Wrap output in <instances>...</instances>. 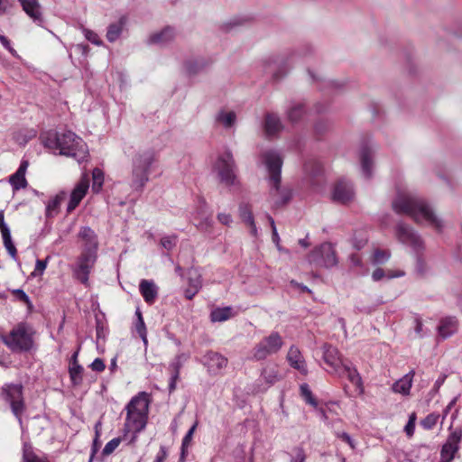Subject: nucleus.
I'll list each match as a JSON object with an SVG mask.
<instances>
[{"label":"nucleus","instance_id":"1","mask_svg":"<svg viewBox=\"0 0 462 462\" xmlns=\"http://www.w3.org/2000/svg\"><path fill=\"white\" fill-rule=\"evenodd\" d=\"M393 210L396 214L409 216L418 224H427L440 232L442 221L435 215L430 205L422 198L411 192L398 191L392 201Z\"/></svg>","mask_w":462,"mask_h":462},{"label":"nucleus","instance_id":"2","mask_svg":"<svg viewBox=\"0 0 462 462\" xmlns=\"http://www.w3.org/2000/svg\"><path fill=\"white\" fill-rule=\"evenodd\" d=\"M262 159L269 173L270 199L273 208H279L286 205L291 199V189L281 186V171L282 159L276 151H265Z\"/></svg>","mask_w":462,"mask_h":462},{"label":"nucleus","instance_id":"3","mask_svg":"<svg viewBox=\"0 0 462 462\" xmlns=\"http://www.w3.org/2000/svg\"><path fill=\"white\" fill-rule=\"evenodd\" d=\"M45 145L59 149L60 154L70 156L78 162L85 161L88 154L86 143L70 131L50 135Z\"/></svg>","mask_w":462,"mask_h":462},{"label":"nucleus","instance_id":"4","mask_svg":"<svg viewBox=\"0 0 462 462\" xmlns=\"http://www.w3.org/2000/svg\"><path fill=\"white\" fill-rule=\"evenodd\" d=\"M126 419L125 423L124 431H133L139 433L144 430L148 412H149V400L145 393H140L131 399L125 407Z\"/></svg>","mask_w":462,"mask_h":462},{"label":"nucleus","instance_id":"5","mask_svg":"<svg viewBox=\"0 0 462 462\" xmlns=\"http://www.w3.org/2000/svg\"><path fill=\"white\" fill-rule=\"evenodd\" d=\"M155 161V152L151 149L140 150L132 159V173L130 186L141 191L149 180L150 169Z\"/></svg>","mask_w":462,"mask_h":462},{"label":"nucleus","instance_id":"6","mask_svg":"<svg viewBox=\"0 0 462 462\" xmlns=\"http://www.w3.org/2000/svg\"><path fill=\"white\" fill-rule=\"evenodd\" d=\"M309 262L317 266L330 268L337 264L336 251L332 244L323 243L309 254Z\"/></svg>","mask_w":462,"mask_h":462},{"label":"nucleus","instance_id":"7","mask_svg":"<svg viewBox=\"0 0 462 462\" xmlns=\"http://www.w3.org/2000/svg\"><path fill=\"white\" fill-rule=\"evenodd\" d=\"M283 340L278 332H272L263 337L253 349V358L259 361L276 354L282 348Z\"/></svg>","mask_w":462,"mask_h":462},{"label":"nucleus","instance_id":"8","mask_svg":"<svg viewBox=\"0 0 462 462\" xmlns=\"http://www.w3.org/2000/svg\"><path fill=\"white\" fill-rule=\"evenodd\" d=\"M395 236L399 242L411 246L416 254L424 250V242L409 225L399 222L395 227Z\"/></svg>","mask_w":462,"mask_h":462},{"label":"nucleus","instance_id":"9","mask_svg":"<svg viewBox=\"0 0 462 462\" xmlns=\"http://www.w3.org/2000/svg\"><path fill=\"white\" fill-rule=\"evenodd\" d=\"M97 259V254L81 252L74 266L72 267L73 276L81 283L87 285L89 273H91Z\"/></svg>","mask_w":462,"mask_h":462},{"label":"nucleus","instance_id":"10","mask_svg":"<svg viewBox=\"0 0 462 462\" xmlns=\"http://www.w3.org/2000/svg\"><path fill=\"white\" fill-rule=\"evenodd\" d=\"M2 339L12 351H27L32 346L31 337L23 325L14 328L9 335L3 337Z\"/></svg>","mask_w":462,"mask_h":462},{"label":"nucleus","instance_id":"11","mask_svg":"<svg viewBox=\"0 0 462 462\" xmlns=\"http://www.w3.org/2000/svg\"><path fill=\"white\" fill-rule=\"evenodd\" d=\"M216 169L222 183L226 186L235 184V162L230 152L227 151L219 156L216 163Z\"/></svg>","mask_w":462,"mask_h":462},{"label":"nucleus","instance_id":"12","mask_svg":"<svg viewBox=\"0 0 462 462\" xmlns=\"http://www.w3.org/2000/svg\"><path fill=\"white\" fill-rule=\"evenodd\" d=\"M5 398L11 404L14 416L22 423L21 415L23 411V387L21 384H9L4 388Z\"/></svg>","mask_w":462,"mask_h":462},{"label":"nucleus","instance_id":"13","mask_svg":"<svg viewBox=\"0 0 462 462\" xmlns=\"http://www.w3.org/2000/svg\"><path fill=\"white\" fill-rule=\"evenodd\" d=\"M288 59V54L267 57L263 61L266 73L272 74L275 79L282 77L286 72Z\"/></svg>","mask_w":462,"mask_h":462},{"label":"nucleus","instance_id":"14","mask_svg":"<svg viewBox=\"0 0 462 462\" xmlns=\"http://www.w3.org/2000/svg\"><path fill=\"white\" fill-rule=\"evenodd\" d=\"M202 363L210 374H218L226 367L228 361L217 352L208 351L202 358Z\"/></svg>","mask_w":462,"mask_h":462},{"label":"nucleus","instance_id":"15","mask_svg":"<svg viewBox=\"0 0 462 462\" xmlns=\"http://www.w3.org/2000/svg\"><path fill=\"white\" fill-rule=\"evenodd\" d=\"M78 237L82 244V251L97 254L98 240L96 232L89 226H81Z\"/></svg>","mask_w":462,"mask_h":462},{"label":"nucleus","instance_id":"16","mask_svg":"<svg viewBox=\"0 0 462 462\" xmlns=\"http://www.w3.org/2000/svg\"><path fill=\"white\" fill-rule=\"evenodd\" d=\"M462 439V430L461 429H456L453 431H451L446 440V442L443 444L441 451H440V457H445L447 459L453 460L455 457L456 453L459 449V443Z\"/></svg>","mask_w":462,"mask_h":462},{"label":"nucleus","instance_id":"17","mask_svg":"<svg viewBox=\"0 0 462 462\" xmlns=\"http://www.w3.org/2000/svg\"><path fill=\"white\" fill-rule=\"evenodd\" d=\"M375 147L372 143L364 144L359 151V158L361 162L362 174L365 178L370 179L373 175L374 161L373 157Z\"/></svg>","mask_w":462,"mask_h":462},{"label":"nucleus","instance_id":"18","mask_svg":"<svg viewBox=\"0 0 462 462\" xmlns=\"http://www.w3.org/2000/svg\"><path fill=\"white\" fill-rule=\"evenodd\" d=\"M355 192L353 186L350 182L346 180H339L336 183L332 199L340 204H346L354 199Z\"/></svg>","mask_w":462,"mask_h":462},{"label":"nucleus","instance_id":"19","mask_svg":"<svg viewBox=\"0 0 462 462\" xmlns=\"http://www.w3.org/2000/svg\"><path fill=\"white\" fill-rule=\"evenodd\" d=\"M88 187V179L87 177H83L70 194V199L67 207L68 213L72 212L79 206L82 199L85 197Z\"/></svg>","mask_w":462,"mask_h":462},{"label":"nucleus","instance_id":"20","mask_svg":"<svg viewBox=\"0 0 462 462\" xmlns=\"http://www.w3.org/2000/svg\"><path fill=\"white\" fill-rule=\"evenodd\" d=\"M263 128L268 138L277 136L284 128L281 118L274 113H267L264 116Z\"/></svg>","mask_w":462,"mask_h":462},{"label":"nucleus","instance_id":"21","mask_svg":"<svg viewBox=\"0 0 462 462\" xmlns=\"http://www.w3.org/2000/svg\"><path fill=\"white\" fill-rule=\"evenodd\" d=\"M323 352V360L324 362L330 366L332 372L335 373L337 370H339V367L344 364L340 358V355L338 350L328 344H324L322 346Z\"/></svg>","mask_w":462,"mask_h":462},{"label":"nucleus","instance_id":"22","mask_svg":"<svg viewBox=\"0 0 462 462\" xmlns=\"http://www.w3.org/2000/svg\"><path fill=\"white\" fill-rule=\"evenodd\" d=\"M287 361L292 368L298 370L301 374H308L306 361L297 346H291L290 347L287 353Z\"/></svg>","mask_w":462,"mask_h":462},{"label":"nucleus","instance_id":"23","mask_svg":"<svg viewBox=\"0 0 462 462\" xmlns=\"http://www.w3.org/2000/svg\"><path fill=\"white\" fill-rule=\"evenodd\" d=\"M335 374L338 376H346L353 384L356 386L359 393H363L364 388L362 378L356 367L344 363L339 367V370H337Z\"/></svg>","mask_w":462,"mask_h":462},{"label":"nucleus","instance_id":"24","mask_svg":"<svg viewBox=\"0 0 462 462\" xmlns=\"http://www.w3.org/2000/svg\"><path fill=\"white\" fill-rule=\"evenodd\" d=\"M23 11L34 23L41 25L43 23L42 6L38 0H20Z\"/></svg>","mask_w":462,"mask_h":462},{"label":"nucleus","instance_id":"25","mask_svg":"<svg viewBox=\"0 0 462 462\" xmlns=\"http://www.w3.org/2000/svg\"><path fill=\"white\" fill-rule=\"evenodd\" d=\"M28 162L23 161L13 175L10 176L9 182L12 185L14 190H19L20 189L26 188L28 182L25 179V173L28 168Z\"/></svg>","mask_w":462,"mask_h":462},{"label":"nucleus","instance_id":"26","mask_svg":"<svg viewBox=\"0 0 462 462\" xmlns=\"http://www.w3.org/2000/svg\"><path fill=\"white\" fill-rule=\"evenodd\" d=\"M139 290L146 303L152 304L158 296V288L152 281L142 280Z\"/></svg>","mask_w":462,"mask_h":462},{"label":"nucleus","instance_id":"27","mask_svg":"<svg viewBox=\"0 0 462 462\" xmlns=\"http://www.w3.org/2000/svg\"><path fill=\"white\" fill-rule=\"evenodd\" d=\"M457 330V319L455 317L441 319L438 327L439 335L442 338H448Z\"/></svg>","mask_w":462,"mask_h":462},{"label":"nucleus","instance_id":"28","mask_svg":"<svg viewBox=\"0 0 462 462\" xmlns=\"http://www.w3.org/2000/svg\"><path fill=\"white\" fill-rule=\"evenodd\" d=\"M414 371L406 374L402 378L399 379L393 384V391L403 395H409L412 385Z\"/></svg>","mask_w":462,"mask_h":462},{"label":"nucleus","instance_id":"29","mask_svg":"<svg viewBox=\"0 0 462 462\" xmlns=\"http://www.w3.org/2000/svg\"><path fill=\"white\" fill-rule=\"evenodd\" d=\"M239 217L246 225L251 228V233L254 236L257 235V228L254 223V216L252 213L251 206L248 203H240L239 205Z\"/></svg>","mask_w":462,"mask_h":462},{"label":"nucleus","instance_id":"30","mask_svg":"<svg viewBox=\"0 0 462 462\" xmlns=\"http://www.w3.org/2000/svg\"><path fill=\"white\" fill-rule=\"evenodd\" d=\"M175 36L174 30L167 27L158 33L152 34L149 42L152 43L166 44L170 42Z\"/></svg>","mask_w":462,"mask_h":462},{"label":"nucleus","instance_id":"31","mask_svg":"<svg viewBox=\"0 0 462 462\" xmlns=\"http://www.w3.org/2000/svg\"><path fill=\"white\" fill-rule=\"evenodd\" d=\"M234 316L231 307L217 308L210 313L212 322H224Z\"/></svg>","mask_w":462,"mask_h":462},{"label":"nucleus","instance_id":"32","mask_svg":"<svg viewBox=\"0 0 462 462\" xmlns=\"http://www.w3.org/2000/svg\"><path fill=\"white\" fill-rule=\"evenodd\" d=\"M65 197L66 193L64 191H61L48 202L46 206L47 217H52L58 213L59 208L61 202L64 200Z\"/></svg>","mask_w":462,"mask_h":462},{"label":"nucleus","instance_id":"33","mask_svg":"<svg viewBox=\"0 0 462 462\" xmlns=\"http://www.w3.org/2000/svg\"><path fill=\"white\" fill-rule=\"evenodd\" d=\"M216 120L217 123L222 125L225 128L232 127L236 121V115L233 111H220L217 113L216 116Z\"/></svg>","mask_w":462,"mask_h":462},{"label":"nucleus","instance_id":"34","mask_svg":"<svg viewBox=\"0 0 462 462\" xmlns=\"http://www.w3.org/2000/svg\"><path fill=\"white\" fill-rule=\"evenodd\" d=\"M125 24V18L122 17L117 23L108 26L106 39L110 42H116L121 35Z\"/></svg>","mask_w":462,"mask_h":462},{"label":"nucleus","instance_id":"35","mask_svg":"<svg viewBox=\"0 0 462 462\" xmlns=\"http://www.w3.org/2000/svg\"><path fill=\"white\" fill-rule=\"evenodd\" d=\"M305 114L304 106L301 103H294L287 110V118L291 123H297Z\"/></svg>","mask_w":462,"mask_h":462},{"label":"nucleus","instance_id":"36","mask_svg":"<svg viewBox=\"0 0 462 462\" xmlns=\"http://www.w3.org/2000/svg\"><path fill=\"white\" fill-rule=\"evenodd\" d=\"M304 171L311 178H315L322 173L323 167L319 161L310 159L304 164Z\"/></svg>","mask_w":462,"mask_h":462},{"label":"nucleus","instance_id":"37","mask_svg":"<svg viewBox=\"0 0 462 462\" xmlns=\"http://www.w3.org/2000/svg\"><path fill=\"white\" fill-rule=\"evenodd\" d=\"M69 373L74 385H79L82 383L83 367L80 365H69Z\"/></svg>","mask_w":462,"mask_h":462},{"label":"nucleus","instance_id":"38","mask_svg":"<svg viewBox=\"0 0 462 462\" xmlns=\"http://www.w3.org/2000/svg\"><path fill=\"white\" fill-rule=\"evenodd\" d=\"M207 62L203 59L189 60L186 63V69L189 74H197L205 69Z\"/></svg>","mask_w":462,"mask_h":462},{"label":"nucleus","instance_id":"39","mask_svg":"<svg viewBox=\"0 0 462 462\" xmlns=\"http://www.w3.org/2000/svg\"><path fill=\"white\" fill-rule=\"evenodd\" d=\"M189 276V287L192 289H200L202 286V280L199 271L195 268H191L188 272Z\"/></svg>","mask_w":462,"mask_h":462},{"label":"nucleus","instance_id":"40","mask_svg":"<svg viewBox=\"0 0 462 462\" xmlns=\"http://www.w3.org/2000/svg\"><path fill=\"white\" fill-rule=\"evenodd\" d=\"M3 243L8 254L13 259L16 258L17 251L12 241L11 231L2 234Z\"/></svg>","mask_w":462,"mask_h":462},{"label":"nucleus","instance_id":"41","mask_svg":"<svg viewBox=\"0 0 462 462\" xmlns=\"http://www.w3.org/2000/svg\"><path fill=\"white\" fill-rule=\"evenodd\" d=\"M92 178H93L92 189L95 192H98L101 189L103 182H104V173L100 169L95 168L92 171Z\"/></svg>","mask_w":462,"mask_h":462},{"label":"nucleus","instance_id":"42","mask_svg":"<svg viewBox=\"0 0 462 462\" xmlns=\"http://www.w3.org/2000/svg\"><path fill=\"white\" fill-rule=\"evenodd\" d=\"M300 395L305 400V402L307 403H309L310 405L316 408L318 406V402L313 397L309 385L307 383H303L300 385Z\"/></svg>","mask_w":462,"mask_h":462},{"label":"nucleus","instance_id":"43","mask_svg":"<svg viewBox=\"0 0 462 462\" xmlns=\"http://www.w3.org/2000/svg\"><path fill=\"white\" fill-rule=\"evenodd\" d=\"M178 236L176 235L165 236L161 238L160 245L167 251H171L177 245Z\"/></svg>","mask_w":462,"mask_h":462},{"label":"nucleus","instance_id":"44","mask_svg":"<svg viewBox=\"0 0 462 462\" xmlns=\"http://www.w3.org/2000/svg\"><path fill=\"white\" fill-rule=\"evenodd\" d=\"M391 254L388 250L375 249L373 254V263L382 264L388 261Z\"/></svg>","mask_w":462,"mask_h":462},{"label":"nucleus","instance_id":"45","mask_svg":"<svg viewBox=\"0 0 462 462\" xmlns=\"http://www.w3.org/2000/svg\"><path fill=\"white\" fill-rule=\"evenodd\" d=\"M263 376L265 382L273 384L281 379V375L274 368H266L263 372Z\"/></svg>","mask_w":462,"mask_h":462},{"label":"nucleus","instance_id":"46","mask_svg":"<svg viewBox=\"0 0 462 462\" xmlns=\"http://www.w3.org/2000/svg\"><path fill=\"white\" fill-rule=\"evenodd\" d=\"M121 441H122V439L120 437L114 438L113 439L108 441L103 448V451H102L103 455L108 456V455L112 454L117 448V447L120 445Z\"/></svg>","mask_w":462,"mask_h":462},{"label":"nucleus","instance_id":"47","mask_svg":"<svg viewBox=\"0 0 462 462\" xmlns=\"http://www.w3.org/2000/svg\"><path fill=\"white\" fill-rule=\"evenodd\" d=\"M439 417L438 414L430 413L421 420L420 424L425 430H431L437 424Z\"/></svg>","mask_w":462,"mask_h":462},{"label":"nucleus","instance_id":"48","mask_svg":"<svg viewBox=\"0 0 462 462\" xmlns=\"http://www.w3.org/2000/svg\"><path fill=\"white\" fill-rule=\"evenodd\" d=\"M182 358L186 359L183 354L177 356L172 362L170 364V369L171 370V374H177L180 376V370L182 366Z\"/></svg>","mask_w":462,"mask_h":462},{"label":"nucleus","instance_id":"49","mask_svg":"<svg viewBox=\"0 0 462 462\" xmlns=\"http://www.w3.org/2000/svg\"><path fill=\"white\" fill-rule=\"evenodd\" d=\"M23 462H47L46 459L39 457L32 451L28 450L26 448L23 450Z\"/></svg>","mask_w":462,"mask_h":462},{"label":"nucleus","instance_id":"50","mask_svg":"<svg viewBox=\"0 0 462 462\" xmlns=\"http://www.w3.org/2000/svg\"><path fill=\"white\" fill-rule=\"evenodd\" d=\"M136 332L143 339L144 345H147V337H146V328L143 317H140V320H137L136 323Z\"/></svg>","mask_w":462,"mask_h":462},{"label":"nucleus","instance_id":"51","mask_svg":"<svg viewBox=\"0 0 462 462\" xmlns=\"http://www.w3.org/2000/svg\"><path fill=\"white\" fill-rule=\"evenodd\" d=\"M415 420H416V415H415V413H412L410 416L409 420L404 427V431L406 432L408 437H411L414 433Z\"/></svg>","mask_w":462,"mask_h":462},{"label":"nucleus","instance_id":"52","mask_svg":"<svg viewBox=\"0 0 462 462\" xmlns=\"http://www.w3.org/2000/svg\"><path fill=\"white\" fill-rule=\"evenodd\" d=\"M267 218H268V220L270 222V225L272 226V231H273L272 239H273V242L275 243V245H277L278 249L281 250V247L279 245L280 236L278 235L277 229H276L274 220H273V218L270 215H267Z\"/></svg>","mask_w":462,"mask_h":462},{"label":"nucleus","instance_id":"53","mask_svg":"<svg viewBox=\"0 0 462 462\" xmlns=\"http://www.w3.org/2000/svg\"><path fill=\"white\" fill-rule=\"evenodd\" d=\"M306 455L302 448H294V456L291 457V462H305Z\"/></svg>","mask_w":462,"mask_h":462},{"label":"nucleus","instance_id":"54","mask_svg":"<svg viewBox=\"0 0 462 462\" xmlns=\"http://www.w3.org/2000/svg\"><path fill=\"white\" fill-rule=\"evenodd\" d=\"M196 429V424L193 425L189 430V431L186 433V435L184 436L183 439H182V445H181V448H182V455L184 454V449L189 444V442L191 441V439H192V436H193V433H194V430Z\"/></svg>","mask_w":462,"mask_h":462},{"label":"nucleus","instance_id":"55","mask_svg":"<svg viewBox=\"0 0 462 462\" xmlns=\"http://www.w3.org/2000/svg\"><path fill=\"white\" fill-rule=\"evenodd\" d=\"M47 266V259L46 260H37L35 264L33 275H41L44 272Z\"/></svg>","mask_w":462,"mask_h":462},{"label":"nucleus","instance_id":"56","mask_svg":"<svg viewBox=\"0 0 462 462\" xmlns=\"http://www.w3.org/2000/svg\"><path fill=\"white\" fill-rule=\"evenodd\" d=\"M93 371L103 372L106 368L105 363L101 358H96L90 365Z\"/></svg>","mask_w":462,"mask_h":462},{"label":"nucleus","instance_id":"57","mask_svg":"<svg viewBox=\"0 0 462 462\" xmlns=\"http://www.w3.org/2000/svg\"><path fill=\"white\" fill-rule=\"evenodd\" d=\"M84 32H85L86 38L89 42H91L92 43H94L96 45H100L101 42L99 41L98 35L96 32H94L90 30H85Z\"/></svg>","mask_w":462,"mask_h":462},{"label":"nucleus","instance_id":"58","mask_svg":"<svg viewBox=\"0 0 462 462\" xmlns=\"http://www.w3.org/2000/svg\"><path fill=\"white\" fill-rule=\"evenodd\" d=\"M414 323H415V326H414V330H415V333L420 337H422L424 336V334L422 333V330H423V324H422V320L420 318L417 317L415 318L414 319Z\"/></svg>","mask_w":462,"mask_h":462},{"label":"nucleus","instance_id":"59","mask_svg":"<svg viewBox=\"0 0 462 462\" xmlns=\"http://www.w3.org/2000/svg\"><path fill=\"white\" fill-rule=\"evenodd\" d=\"M218 221L226 226H229L232 223V217L226 213H219L217 215Z\"/></svg>","mask_w":462,"mask_h":462},{"label":"nucleus","instance_id":"60","mask_svg":"<svg viewBox=\"0 0 462 462\" xmlns=\"http://www.w3.org/2000/svg\"><path fill=\"white\" fill-rule=\"evenodd\" d=\"M14 294L23 302L30 303V299L28 295L21 289H17L14 291Z\"/></svg>","mask_w":462,"mask_h":462},{"label":"nucleus","instance_id":"61","mask_svg":"<svg viewBox=\"0 0 462 462\" xmlns=\"http://www.w3.org/2000/svg\"><path fill=\"white\" fill-rule=\"evenodd\" d=\"M0 231H1V234L10 231L8 226L5 222L4 210H0Z\"/></svg>","mask_w":462,"mask_h":462},{"label":"nucleus","instance_id":"62","mask_svg":"<svg viewBox=\"0 0 462 462\" xmlns=\"http://www.w3.org/2000/svg\"><path fill=\"white\" fill-rule=\"evenodd\" d=\"M385 273L382 268L375 269L372 273V279L374 282H378L384 277Z\"/></svg>","mask_w":462,"mask_h":462},{"label":"nucleus","instance_id":"63","mask_svg":"<svg viewBox=\"0 0 462 462\" xmlns=\"http://www.w3.org/2000/svg\"><path fill=\"white\" fill-rule=\"evenodd\" d=\"M167 457V451L164 447H161L154 462H163Z\"/></svg>","mask_w":462,"mask_h":462},{"label":"nucleus","instance_id":"64","mask_svg":"<svg viewBox=\"0 0 462 462\" xmlns=\"http://www.w3.org/2000/svg\"><path fill=\"white\" fill-rule=\"evenodd\" d=\"M199 291V289H192L191 287H189L185 291V297L188 300H191L198 293Z\"/></svg>","mask_w":462,"mask_h":462}]
</instances>
